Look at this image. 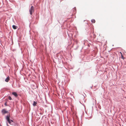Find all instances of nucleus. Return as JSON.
<instances>
[{
  "label": "nucleus",
  "mask_w": 126,
  "mask_h": 126,
  "mask_svg": "<svg viewBox=\"0 0 126 126\" xmlns=\"http://www.w3.org/2000/svg\"><path fill=\"white\" fill-rule=\"evenodd\" d=\"M10 79L9 77V76L7 77L5 79V81L7 82H8Z\"/></svg>",
  "instance_id": "obj_5"
},
{
  "label": "nucleus",
  "mask_w": 126,
  "mask_h": 126,
  "mask_svg": "<svg viewBox=\"0 0 126 126\" xmlns=\"http://www.w3.org/2000/svg\"><path fill=\"white\" fill-rule=\"evenodd\" d=\"M120 53L121 54V58L123 59H124V57L123 56L122 53L121 52H120Z\"/></svg>",
  "instance_id": "obj_9"
},
{
  "label": "nucleus",
  "mask_w": 126,
  "mask_h": 126,
  "mask_svg": "<svg viewBox=\"0 0 126 126\" xmlns=\"http://www.w3.org/2000/svg\"><path fill=\"white\" fill-rule=\"evenodd\" d=\"M2 112L3 114H5L8 112V111L6 110L5 109H3L2 110Z\"/></svg>",
  "instance_id": "obj_3"
},
{
  "label": "nucleus",
  "mask_w": 126,
  "mask_h": 126,
  "mask_svg": "<svg viewBox=\"0 0 126 126\" xmlns=\"http://www.w3.org/2000/svg\"><path fill=\"white\" fill-rule=\"evenodd\" d=\"M37 104L36 102L34 101L33 102V106H35L36 105V104Z\"/></svg>",
  "instance_id": "obj_7"
},
{
  "label": "nucleus",
  "mask_w": 126,
  "mask_h": 126,
  "mask_svg": "<svg viewBox=\"0 0 126 126\" xmlns=\"http://www.w3.org/2000/svg\"><path fill=\"white\" fill-rule=\"evenodd\" d=\"M12 94L16 97H17L18 96V95L16 92H13L12 93Z\"/></svg>",
  "instance_id": "obj_4"
},
{
  "label": "nucleus",
  "mask_w": 126,
  "mask_h": 126,
  "mask_svg": "<svg viewBox=\"0 0 126 126\" xmlns=\"http://www.w3.org/2000/svg\"><path fill=\"white\" fill-rule=\"evenodd\" d=\"M10 116L7 115L6 117V119L7 120V121L8 122L10 125H12V123L13 122V121L12 120H10Z\"/></svg>",
  "instance_id": "obj_1"
},
{
  "label": "nucleus",
  "mask_w": 126,
  "mask_h": 126,
  "mask_svg": "<svg viewBox=\"0 0 126 126\" xmlns=\"http://www.w3.org/2000/svg\"><path fill=\"white\" fill-rule=\"evenodd\" d=\"M91 21L92 23H95V20L94 19H92Z\"/></svg>",
  "instance_id": "obj_8"
},
{
  "label": "nucleus",
  "mask_w": 126,
  "mask_h": 126,
  "mask_svg": "<svg viewBox=\"0 0 126 126\" xmlns=\"http://www.w3.org/2000/svg\"><path fill=\"white\" fill-rule=\"evenodd\" d=\"M34 8L33 6H32L29 9V12H30V14L31 15L32 14V13L34 12Z\"/></svg>",
  "instance_id": "obj_2"
},
{
  "label": "nucleus",
  "mask_w": 126,
  "mask_h": 126,
  "mask_svg": "<svg viewBox=\"0 0 126 126\" xmlns=\"http://www.w3.org/2000/svg\"><path fill=\"white\" fill-rule=\"evenodd\" d=\"M8 99L9 100H12V98L10 96H9L8 97Z\"/></svg>",
  "instance_id": "obj_10"
},
{
  "label": "nucleus",
  "mask_w": 126,
  "mask_h": 126,
  "mask_svg": "<svg viewBox=\"0 0 126 126\" xmlns=\"http://www.w3.org/2000/svg\"><path fill=\"white\" fill-rule=\"evenodd\" d=\"M6 105V103H5V105Z\"/></svg>",
  "instance_id": "obj_11"
},
{
  "label": "nucleus",
  "mask_w": 126,
  "mask_h": 126,
  "mask_svg": "<svg viewBox=\"0 0 126 126\" xmlns=\"http://www.w3.org/2000/svg\"><path fill=\"white\" fill-rule=\"evenodd\" d=\"M13 28L14 29H17V27L15 25H13Z\"/></svg>",
  "instance_id": "obj_6"
}]
</instances>
